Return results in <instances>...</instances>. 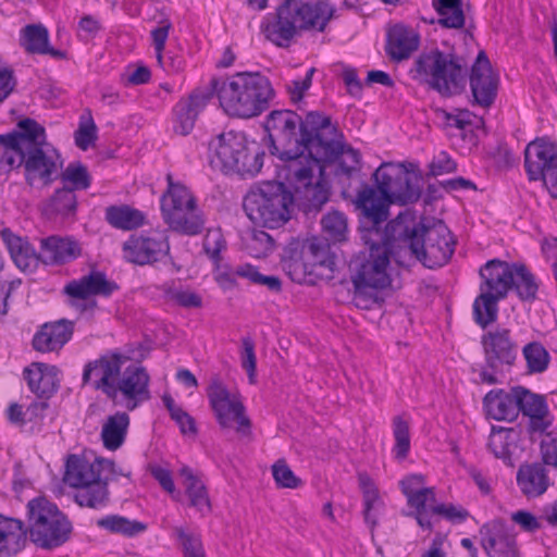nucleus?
Segmentation results:
<instances>
[{"label": "nucleus", "mask_w": 557, "mask_h": 557, "mask_svg": "<svg viewBox=\"0 0 557 557\" xmlns=\"http://www.w3.org/2000/svg\"><path fill=\"white\" fill-rule=\"evenodd\" d=\"M270 152L286 161V170L298 182L308 183L319 161L335 166L334 161L345 151V136L331 117L311 111L302 119L292 110H274L265 120Z\"/></svg>", "instance_id": "nucleus-1"}, {"label": "nucleus", "mask_w": 557, "mask_h": 557, "mask_svg": "<svg viewBox=\"0 0 557 557\" xmlns=\"http://www.w3.org/2000/svg\"><path fill=\"white\" fill-rule=\"evenodd\" d=\"M374 184L363 183L352 200L363 225L386 224L393 203L408 205L421 196L420 176L404 163L383 162L372 174Z\"/></svg>", "instance_id": "nucleus-2"}, {"label": "nucleus", "mask_w": 557, "mask_h": 557, "mask_svg": "<svg viewBox=\"0 0 557 557\" xmlns=\"http://www.w3.org/2000/svg\"><path fill=\"white\" fill-rule=\"evenodd\" d=\"M128 357L119 352H108L88 362L83 372V384H90L101 391L108 398L115 399L121 393L128 410H134L140 403L150 399L149 374L144 367L123 366Z\"/></svg>", "instance_id": "nucleus-3"}, {"label": "nucleus", "mask_w": 557, "mask_h": 557, "mask_svg": "<svg viewBox=\"0 0 557 557\" xmlns=\"http://www.w3.org/2000/svg\"><path fill=\"white\" fill-rule=\"evenodd\" d=\"M357 232L367 251H360L356 257L357 274L352 277L354 286L371 290L384 289L391 284L387 268L393 257L400 263L404 249L396 233L391 230V221L383 225H363L358 221Z\"/></svg>", "instance_id": "nucleus-4"}, {"label": "nucleus", "mask_w": 557, "mask_h": 557, "mask_svg": "<svg viewBox=\"0 0 557 557\" xmlns=\"http://www.w3.org/2000/svg\"><path fill=\"white\" fill-rule=\"evenodd\" d=\"M211 95L219 99L223 111L233 117L260 115L274 97L270 81L259 72H239L226 78H212Z\"/></svg>", "instance_id": "nucleus-5"}, {"label": "nucleus", "mask_w": 557, "mask_h": 557, "mask_svg": "<svg viewBox=\"0 0 557 557\" xmlns=\"http://www.w3.org/2000/svg\"><path fill=\"white\" fill-rule=\"evenodd\" d=\"M391 230L400 239L404 252H409L425 268H442L455 251L453 234L441 220L432 225L412 223L409 225L399 214L391 220Z\"/></svg>", "instance_id": "nucleus-6"}, {"label": "nucleus", "mask_w": 557, "mask_h": 557, "mask_svg": "<svg viewBox=\"0 0 557 557\" xmlns=\"http://www.w3.org/2000/svg\"><path fill=\"white\" fill-rule=\"evenodd\" d=\"M467 73L468 64L462 55L453 49L442 51L438 48L420 52L409 70L413 81L426 84L444 97H449L463 87Z\"/></svg>", "instance_id": "nucleus-7"}, {"label": "nucleus", "mask_w": 557, "mask_h": 557, "mask_svg": "<svg viewBox=\"0 0 557 557\" xmlns=\"http://www.w3.org/2000/svg\"><path fill=\"white\" fill-rule=\"evenodd\" d=\"M17 128L27 132L24 147L23 163L25 181L30 187L44 188L59 178L63 159L59 151L47 141L46 129L33 119H24Z\"/></svg>", "instance_id": "nucleus-8"}, {"label": "nucleus", "mask_w": 557, "mask_h": 557, "mask_svg": "<svg viewBox=\"0 0 557 557\" xmlns=\"http://www.w3.org/2000/svg\"><path fill=\"white\" fill-rule=\"evenodd\" d=\"M281 263L287 275L300 283L310 274L333 280L339 263L344 262L331 251V242L311 237L305 240L292 239L283 250Z\"/></svg>", "instance_id": "nucleus-9"}, {"label": "nucleus", "mask_w": 557, "mask_h": 557, "mask_svg": "<svg viewBox=\"0 0 557 557\" xmlns=\"http://www.w3.org/2000/svg\"><path fill=\"white\" fill-rule=\"evenodd\" d=\"M104 471H115L112 460L96 458L89 461L78 455H70L65 462L63 481L77 488L76 503L82 507L98 508L107 504L109 499L108 481Z\"/></svg>", "instance_id": "nucleus-10"}, {"label": "nucleus", "mask_w": 557, "mask_h": 557, "mask_svg": "<svg viewBox=\"0 0 557 557\" xmlns=\"http://www.w3.org/2000/svg\"><path fill=\"white\" fill-rule=\"evenodd\" d=\"M295 207L293 193L281 182H263L244 199V210L256 224L277 228L286 224Z\"/></svg>", "instance_id": "nucleus-11"}, {"label": "nucleus", "mask_w": 557, "mask_h": 557, "mask_svg": "<svg viewBox=\"0 0 557 557\" xmlns=\"http://www.w3.org/2000/svg\"><path fill=\"white\" fill-rule=\"evenodd\" d=\"M211 165L225 173L255 175L263 165V152L248 147L243 133H222L209 144Z\"/></svg>", "instance_id": "nucleus-12"}, {"label": "nucleus", "mask_w": 557, "mask_h": 557, "mask_svg": "<svg viewBox=\"0 0 557 557\" xmlns=\"http://www.w3.org/2000/svg\"><path fill=\"white\" fill-rule=\"evenodd\" d=\"M27 518L30 540L41 548L58 547L70 539L71 522L45 497H37L28 503Z\"/></svg>", "instance_id": "nucleus-13"}, {"label": "nucleus", "mask_w": 557, "mask_h": 557, "mask_svg": "<svg viewBox=\"0 0 557 557\" xmlns=\"http://www.w3.org/2000/svg\"><path fill=\"white\" fill-rule=\"evenodd\" d=\"M207 397L214 418L222 430H235L240 436L251 435V421L238 392H231L219 376L207 387Z\"/></svg>", "instance_id": "nucleus-14"}, {"label": "nucleus", "mask_w": 557, "mask_h": 557, "mask_svg": "<svg viewBox=\"0 0 557 557\" xmlns=\"http://www.w3.org/2000/svg\"><path fill=\"white\" fill-rule=\"evenodd\" d=\"M524 168L530 181H542L557 198V146L547 138H535L524 149Z\"/></svg>", "instance_id": "nucleus-15"}, {"label": "nucleus", "mask_w": 557, "mask_h": 557, "mask_svg": "<svg viewBox=\"0 0 557 557\" xmlns=\"http://www.w3.org/2000/svg\"><path fill=\"white\" fill-rule=\"evenodd\" d=\"M170 252L165 231L133 234L123 244V257L127 262L145 265L160 261Z\"/></svg>", "instance_id": "nucleus-16"}, {"label": "nucleus", "mask_w": 557, "mask_h": 557, "mask_svg": "<svg viewBox=\"0 0 557 557\" xmlns=\"http://www.w3.org/2000/svg\"><path fill=\"white\" fill-rule=\"evenodd\" d=\"M297 21L293 0H283L275 12L264 18L261 32L276 47L288 48L294 38L301 34Z\"/></svg>", "instance_id": "nucleus-17"}, {"label": "nucleus", "mask_w": 557, "mask_h": 557, "mask_svg": "<svg viewBox=\"0 0 557 557\" xmlns=\"http://www.w3.org/2000/svg\"><path fill=\"white\" fill-rule=\"evenodd\" d=\"M486 367L499 372L504 367H512L518 357V344L509 329L498 327L481 337Z\"/></svg>", "instance_id": "nucleus-18"}, {"label": "nucleus", "mask_w": 557, "mask_h": 557, "mask_svg": "<svg viewBox=\"0 0 557 557\" xmlns=\"http://www.w3.org/2000/svg\"><path fill=\"white\" fill-rule=\"evenodd\" d=\"M344 152L339 154V157L334 161L335 166H327L324 171H321L324 163L319 161V168L312 172V175L309 177V182H298L287 172V178L296 185L297 189H305V198L308 201L307 209L311 210H320L324 203L329 200V190L325 187L324 181L327 177H342L348 175V166L344 161Z\"/></svg>", "instance_id": "nucleus-19"}, {"label": "nucleus", "mask_w": 557, "mask_h": 557, "mask_svg": "<svg viewBox=\"0 0 557 557\" xmlns=\"http://www.w3.org/2000/svg\"><path fill=\"white\" fill-rule=\"evenodd\" d=\"M479 535L481 546L488 557H521L516 533L503 519L484 523Z\"/></svg>", "instance_id": "nucleus-20"}, {"label": "nucleus", "mask_w": 557, "mask_h": 557, "mask_svg": "<svg viewBox=\"0 0 557 557\" xmlns=\"http://www.w3.org/2000/svg\"><path fill=\"white\" fill-rule=\"evenodd\" d=\"M498 77L494 74L491 62L484 51H480L471 67L470 89L474 103L488 108L497 95Z\"/></svg>", "instance_id": "nucleus-21"}, {"label": "nucleus", "mask_w": 557, "mask_h": 557, "mask_svg": "<svg viewBox=\"0 0 557 557\" xmlns=\"http://www.w3.org/2000/svg\"><path fill=\"white\" fill-rule=\"evenodd\" d=\"M516 262L509 263L499 259L488 260L480 268V292L492 293L506 298L512 289Z\"/></svg>", "instance_id": "nucleus-22"}, {"label": "nucleus", "mask_w": 557, "mask_h": 557, "mask_svg": "<svg viewBox=\"0 0 557 557\" xmlns=\"http://www.w3.org/2000/svg\"><path fill=\"white\" fill-rule=\"evenodd\" d=\"M294 13L298 20V28L302 32H323L334 15V8L326 1L308 2L305 0H293Z\"/></svg>", "instance_id": "nucleus-23"}, {"label": "nucleus", "mask_w": 557, "mask_h": 557, "mask_svg": "<svg viewBox=\"0 0 557 557\" xmlns=\"http://www.w3.org/2000/svg\"><path fill=\"white\" fill-rule=\"evenodd\" d=\"M117 288V284L108 280L104 272L92 270L87 275L66 284L64 293L72 298L87 299L90 296L109 297Z\"/></svg>", "instance_id": "nucleus-24"}, {"label": "nucleus", "mask_w": 557, "mask_h": 557, "mask_svg": "<svg viewBox=\"0 0 557 557\" xmlns=\"http://www.w3.org/2000/svg\"><path fill=\"white\" fill-rule=\"evenodd\" d=\"M211 94L194 90L187 98L182 99L175 107V133L186 136L194 129L200 111L207 106Z\"/></svg>", "instance_id": "nucleus-25"}, {"label": "nucleus", "mask_w": 557, "mask_h": 557, "mask_svg": "<svg viewBox=\"0 0 557 557\" xmlns=\"http://www.w3.org/2000/svg\"><path fill=\"white\" fill-rule=\"evenodd\" d=\"M59 370L55 366L34 362L24 369L29 389L40 399H49L59 388Z\"/></svg>", "instance_id": "nucleus-26"}, {"label": "nucleus", "mask_w": 557, "mask_h": 557, "mask_svg": "<svg viewBox=\"0 0 557 557\" xmlns=\"http://www.w3.org/2000/svg\"><path fill=\"white\" fill-rule=\"evenodd\" d=\"M419 45L420 36L408 26L396 24L387 30L385 52L393 61L408 59Z\"/></svg>", "instance_id": "nucleus-27"}, {"label": "nucleus", "mask_w": 557, "mask_h": 557, "mask_svg": "<svg viewBox=\"0 0 557 557\" xmlns=\"http://www.w3.org/2000/svg\"><path fill=\"white\" fill-rule=\"evenodd\" d=\"M548 471L541 462L521 465L516 479L522 495L529 499L542 496L552 484Z\"/></svg>", "instance_id": "nucleus-28"}, {"label": "nucleus", "mask_w": 557, "mask_h": 557, "mask_svg": "<svg viewBox=\"0 0 557 557\" xmlns=\"http://www.w3.org/2000/svg\"><path fill=\"white\" fill-rule=\"evenodd\" d=\"M74 322L61 319L52 323H46L33 338V347L37 351L47 352L60 349L72 337Z\"/></svg>", "instance_id": "nucleus-29"}, {"label": "nucleus", "mask_w": 557, "mask_h": 557, "mask_svg": "<svg viewBox=\"0 0 557 557\" xmlns=\"http://www.w3.org/2000/svg\"><path fill=\"white\" fill-rule=\"evenodd\" d=\"M77 197L73 188H57L53 194L41 203V213L51 221H65L73 219L77 211Z\"/></svg>", "instance_id": "nucleus-30"}, {"label": "nucleus", "mask_w": 557, "mask_h": 557, "mask_svg": "<svg viewBox=\"0 0 557 557\" xmlns=\"http://www.w3.org/2000/svg\"><path fill=\"white\" fill-rule=\"evenodd\" d=\"M27 529L20 519L0 513V557H12L21 552L27 541Z\"/></svg>", "instance_id": "nucleus-31"}, {"label": "nucleus", "mask_w": 557, "mask_h": 557, "mask_svg": "<svg viewBox=\"0 0 557 557\" xmlns=\"http://www.w3.org/2000/svg\"><path fill=\"white\" fill-rule=\"evenodd\" d=\"M27 132L18 128L10 134L0 136V174H7L23 163L24 147Z\"/></svg>", "instance_id": "nucleus-32"}, {"label": "nucleus", "mask_w": 557, "mask_h": 557, "mask_svg": "<svg viewBox=\"0 0 557 557\" xmlns=\"http://www.w3.org/2000/svg\"><path fill=\"white\" fill-rule=\"evenodd\" d=\"M515 387L509 392L502 388L490 391L483 399L486 414L497 421H512L517 418Z\"/></svg>", "instance_id": "nucleus-33"}, {"label": "nucleus", "mask_w": 557, "mask_h": 557, "mask_svg": "<svg viewBox=\"0 0 557 557\" xmlns=\"http://www.w3.org/2000/svg\"><path fill=\"white\" fill-rule=\"evenodd\" d=\"M41 260L46 264L65 263L77 258L79 244L71 238L50 236L41 240Z\"/></svg>", "instance_id": "nucleus-34"}, {"label": "nucleus", "mask_w": 557, "mask_h": 557, "mask_svg": "<svg viewBox=\"0 0 557 557\" xmlns=\"http://www.w3.org/2000/svg\"><path fill=\"white\" fill-rule=\"evenodd\" d=\"M168 190L161 197V211L164 221L181 212L184 208L195 205L196 198L190 190L181 183H174L172 176H166Z\"/></svg>", "instance_id": "nucleus-35"}, {"label": "nucleus", "mask_w": 557, "mask_h": 557, "mask_svg": "<svg viewBox=\"0 0 557 557\" xmlns=\"http://www.w3.org/2000/svg\"><path fill=\"white\" fill-rule=\"evenodd\" d=\"M21 45L29 53L49 54L57 59L65 58V52L49 46L48 29L41 24H30L22 29Z\"/></svg>", "instance_id": "nucleus-36"}, {"label": "nucleus", "mask_w": 557, "mask_h": 557, "mask_svg": "<svg viewBox=\"0 0 557 557\" xmlns=\"http://www.w3.org/2000/svg\"><path fill=\"white\" fill-rule=\"evenodd\" d=\"M165 223L171 230L177 233L195 236L203 231L206 219L202 211L197 206V200H195V205L173 214V216L165 220Z\"/></svg>", "instance_id": "nucleus-37"}, {"label": "nucleus", "mask_w": 557, "mask_h": 557, "mask_svg": "<svg viewBox=\"0 0 557 557\" xmlns=\"http://www.w3.org/2000/svg\"><path fill=\"white\" fill-rule=\"evenodd\" d=\"M180 473L184 478L183 485L189 498V506L201 513L210 512L211 503L203 482L188 467H183Z\"/></svg>", "instance_id": "nucleus-38"}, {"label": "nucleus", "mask_w": 557, "mask_h": 557, "mask_svg": "<svg viewBox=\"0 0 557 557\" xmlns=\"http://www.w3.org/2000/svg\"><path fill=\"white\" fill-rule=\"evenodd\" d=\"M106 220L111 226L123 231H132L145 224L144 213L127 205L108 207Z\"/></svg>", "instance_id": "nucleus-39"}, {"label": "nucleus", "mask_w": 557, "mask_h": 557, "mask_svg": "<svg viewBox=\"0 0 557 557\" xmlns=\"http://www.w3.org/2000/svg\"><path fill=\"white\" fill-rule=\"evenodd\" d=\"M407 503L410 507L416 509L413 513L418 524L425 530L433 528V515L431 507L435 506V494L431 487H422L419 491L407 496Z\"/></svg>", "instance_id": "nucleus-40"}, {"label": "nucleus", "mask_w": 557, "mask_h": 557, "mask_svg": "<svg viewBox=\"0 0 557 557\" xmlns=\"http://www.w3.org/2000/svg\"><path fill=\"white\" fill-rule=\"evenodd\" d=\"M504 298L487 292H480L473 301V320L482 329L495 323L498 318V302Z\"/></svg>", "instance_id": "nucleus-41"}, {"label": "nucleus", "mask_w": 557, "mask_h": 557, "mask_svg": "<svg viewBox=\"0 0 557 557\" xmlns=\"http://www.w3.org/2000/svg\"><path fill=\"white\" fill-rule=\"evenodd\" d=\"M128 424L129 418L125 412L108 417L101 431L103 446L110 450L120 448L125 441Z\"/></svg>", "instance_id": "nucleus-42"}, {"label": "nucleus", "mask_w": 557, "mask_h": 557, "mask_svg": "<svg viewBox=\"0 0 557 557\" xmlns=\"http://www.w3.org/2000/svg\"><path fill=\"white\" fill-rule=\"evenodd\" d=\"M7 246L14 263L22 271L37 268L41 256L37 255L30 244L23 238L10 235L5 237Z\"/></svg>", "instance_id": "nucleus-43"}, {"label": "nucleus", "mask_w": 557, "mask_h": 557, "mask_svg": "<svg viewBox=\"0 0 557 557\" xmlns=\"http://www.w3.org/2000/svg\"><path fill=\"white\" fill-rule=\"evenodd\" d=\"M98 528L113 534L133 537L147 530V524L120 515H108L96 521Z\"/></svg>", "instance_id": "nucleus-44"}, {"label": "nucleus", "mask_w": 557, "mask_h": 557, "mask_svg": "<svg viewBox=\"0 0 557 557\" xmlns=\"http://www.w3.org/2000/svg\"><path fill=\"white\" fill-rule=\"evenodd\" d=\"M321 228L324 240L332 244H341L347 240L348 220L344 212L329 211L321 219Z\"/></svg>", "instance_id": "nucleus-45"}, {"label": "nucleus", "mask_w": 557, "mask_h": 557, "mask_svg": "<svg viewBox=\"0 0 557 557\" xmlns=\"http://www.w3.org/2000/svg\"><path fill=\"white\" fill-rule=\"evenodd\" d=\"M512 289L521 301L532 302L536 299L539 284L534 274L525 264L516 262Z\"/></svg>", "instance_id": "nucleus-46"}, {"label": "nucleus", "mask_w": 557, "mask_h": 557, "mask_svg": "<svg viewBox=\"0 0 557 557\" xmlns=\"http://www.w3.org/2000/svg\"><path fill=\"white\" fill-rule=\"evenodd\" d=\"M433 7L440 15V25L456 29L463 27L465 13L461 0H433Z\"/></svg>", "instance_id": "nucleus-47"}, {"label": "nucleus", "mask_w": 557, "mask_h": 557, "mask_svg": "<svg viewBox=\"0 0 557 557\" xmlns=\"http://www.w3.org/2000/svg\"><path fill=\"white\" fill-rule=\"evenodd\" d=\"M517 414L522 412L524 416L534 413H548V407L545 397L534 394L523 386H515Z\"/></svg>", "instance_id": "nucleus-48"}, {"label": "nucleus", "mask_w": 557, "mask_h": 557, "mask_svg": "<svg viewBox=\"0 0 557 557\" xmlns=\"http://www.w3.org/2000/svg\"><path fill=\"white\" fill-rule=\"evenodd\" d=\"M62 187L73 188L75 190H85L90 186V175L87 168L81 162L70 163L64 171H60Z\"/></svg>", "instance_id": "nucleus-49"}, {"label": "nucleus", "mask_w": 557, "mask_h": 557, "mask_svg": "<svg viewBox=\"0 0 557 557\" xmlns=\"http://www.w3.org/2000/svg\"><path fill=\"white\" fill-rule=\"evenodd\" d=\"M522 354L531 373H542L547 369L549 354L541 343L531 342L527 344L522 349Z\"/></svg>", "instance_id": "nucleus-50"}, {"label": "nucleus", "mask_w": 557, "mask_h": 557, "mask_svg": "<svg viewBox=\"0 0 557 557\" xmlns=\"http://www.w3.org/2000/svg\"><path fill=\"white\" fill-rule=\"evenodd\" d=\"M393 435L395 440L393 448L395 458L404 460L410 450V429L409 423L400 416L393 418Z\"/></svg>", "instance_id": "nucleus-51"}, {"label": "nucleus", "mask_w": 557, "mask_h": 557, "mask_svg": "<svg viewBox=\"0 0 557 557\" xmlns=\"http://www.w3.org/2000/svg\"><path fill=\"white\" fill-rule=\"evenodd\" d=\"M173 533L183 548L185 557H205V550L199 534L183 525L173 527Z\"/></svg>", "instance_id": "nucleus-52"}, {"label": "nucleus", "mask_w": 557, "mask_h": 557, "mask_svg": "<svg viewBox=\"0 0 557 557\" xmlns=\"http://www.w3.org/2000/svg\"><path fill=\"white\" fill-rule=\"evenodd\" d=\"M272 476L280 488L295 490L302 485L301 479L295 475L285 459H278L272 467Z\"/></svg>", "instance_id": "nucleus-53"}, {"label": "nucleus", "mask_w": 557, "mask_h": 557, "mask_svg": "<svg viewBox=\"0 0 557 557\" xmlns=\"http://www.w3.org/2000/svg\"><path fill=\"white\" fill-rule=\"evenodd\" d=\"M431 513L433 515V525L440 521L441 517L451 523L459 524L465 522L470 516L466 508L454 504H438L432 506Z\"/></svg>", "instance_id": "nucleus-54"}, {"label": "nucleus", "mask_w": 557, "mask_h": 557, "mask_svg": "<svg viewBox=\"0 0 557 557\" xmlns=\"http://www.w3.org/2000/svg\"><path fill=\"white\" fill-rule=\"evenodd\" d=\"M274 247L272 237L263 231H255L246 242L248 253L257 259L265 258Z\"/></svg>", "instance_id": "nucleus-55"}, {"label": "nucleus", "mask_w": 557, "mask_h": 557, "mask_svg": "<svg viewBox=\"0 0 557 557\" xmlns=\"http://www.w3.org/2000/svg\"><path fill=\"white\" fill-rule=\"evenodd\" d=\"M225 247L226 242L222 232L219 228L208 230L203 238V250L214 263L220 262V253Z\"/></svg>", "instance_id": "nucleus-56"}, {"label": "nucleus", "mask_w": 557, "mask_h": 557, "mask_svg": "<svg viewBox=\"0 0 557 557\" xmlns=\"http://www.w3.org/2000/svg\"><path fill=\"white\" fill-rule=\"evenodd\" d=\"M242 367L246 370L248 380L251 384L256 383V366L257 359L255 354V344L250 337L242 339Z\"/></svg>", "instance_id": "nucleus-57"}, {"label": "nucleus", "mask_w": 557, "mask_h": 557, "mask_svg": "<svg viewBox=\"0 0 557 557\" xmlns=\"http://www.w3.org/2000/svg\"><path fill=\"white\" fill-rule=\"evenodd\" d=\"M97 139V126L90 117L82 122L75 132V144L82 150H87Z\"/></svg>", "instance_id": "nucleus-58"}, {"label": "nucleus", "mask_w": 557, "mask_h": 557, "mask_svg": "<svg viewBox=\"0 0 557 557\" xmlns=\"http://www.w3.org/2000/svg\"><path fill=\"white\" fill-rule=\"evenodd\" d=\"M363 510L362 516L367 525L372 530L377 525V518L380 510L383 508L384 503L381 496L362 497Z\"/></svg>", "instance_id": "nucleus-59"}, {"label": "nucleus", "mask_w": 557, "mask_h": 557, "mask_svg": "<svg viewBox=\"0 0 557 557\" xmlns=\"http://www.w3.org/2000/svg\"><path fill=\"white\" fill-rule=\"evenodd\" d=\"M510 519L513 523L519 525L523 532L534 533L542 528V523L532 512L528 510H517L511 512Z\"/></svg>", "instance_id": "nucleus-60"}, {"label": "nucleus", "mask_w": 557, "mask_h": 557, "mask_svg": "<svg viewBox=\"0 0 557 557\" xmlns=\"http://www.w3.org/2000/svg\"><path fill=\"white\" fill-rule=\"evenodd\" d=\"M314 72L315 69L311 67L302 79H295L287 84L286 88L293 102H297L302 99L305 91L308 90L312 84V76Z\"/></svg>", "instance_id": "nucleus-61"}, {"label": "nucleus", "mask_w": 557, "mask_h": 557, "mask_svg": "<svg viewBox=\"0 0 557 557\" xmlns=\"http://www.w3.org/2000/svg\"><path fill=\"white\" fill-rule=\"evenodd\" d=\"M169 297L177 305L185 308H199L202 305L201 297L188 289H173L169 292Z\"/></svg>", "instance_id": "nucleus-62"}, {"label": "nucleus", "mask_w": 557, "mask_h": 557, "mask_svg": "<svg viewBox=\"0 0 557 557\" xmlns=\"http://www.w3.org/2000/svg\"><path fill=\"white\" fill-rule=\"evenodd\" d=\"M456 170V162L444 151L434 158L430 164V174L433 176L453 173Z\"/></svg>", "instance_id": "nucleus-63"}, {"label": "nucleus", "mask_w": 557, "mask_h": 557, "mask_svg": "<svg viewBox=\"0 0 557 557\" xmlns=\"http://www.w3.org/2000/svg\"><path fill=\"white\" fill-rule=\"evenodd\" d=\"M541 455L543 465L553 467L557 470V438L550 441H543L541 444Z\"/></svg>", "instance_id": "nucleus-64"}]
</instances>
